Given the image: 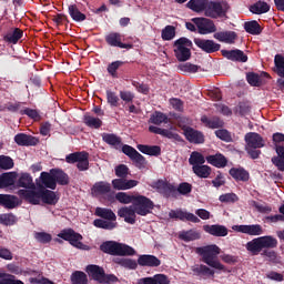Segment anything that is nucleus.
Returning a JSON list of instances; mask_svg holds the SVG:
<instances>
[{
  "label": "nucleus",
  "instance_id": "obj_1",
  "mask_svg": "<svg viewBox=\"0 0 284 284\" xmlns=\"http://www.w3.org/2000/svg\"><path fill=\"white\" fill-rule=\"evenodd\" d=\"M196 254L201 255L202 262L205 263V265H209L211 268L226 272V267L216 260V256L221 254V248L216 245H207V246H201L196 247Z\"/></svg>",
  "mask_w": 284,
  "mask_h": 284
},
{
  "label": "nucleus",
  "instance_id": "obj_2",
  "mask_svg": "<svg viewBox=\"0 0 284 284\" xmlns=\"http://www.w3.org/2000/svg\"><path fill=\"white\" fill-rule=\"evenodd\" d=\"M278 246V241L272 235L255 237L246 242L245 248L251 255H258L263 250H272Z\"/></svg>",
  "mask_w": 284,
  "mask_h": 284
},
{
  "label": "nucleus",
  "instance_id": "obj_3",
  "mask_svg": "<svg viewBox=\"0 0 284 284\" xmlns=\"http://www.w3.org/2000/svg\"><path fill=\"white\" fill-rule=\"evenodd\" d=\"M101 252L112 256H133L136 255L135 248L114 241H106L100 246Z\"/></svg>",
  "mask_w": 284,
  "mask_h": 284
},
{
  "label": "nucleus",
  "instance_id": "obj_4",
  "mask_svg": "<svg viewBox=\"0 0 284 284\" xmlns=\"http://www.w3.org/2000/svg\"><path fill=\"white\" fill-rule=\"evenodd\" d=\"M273 149H275L276 155L271 159V162L277 171L284 172V134L273 133L272 135Z\"/></svg>",
  "mask_w": 284,
  "mask_h": 284
},
{
  "label": "nucleus",
  "instance_id": "obj_5",
  "mask_svg": "<svg viewBox=\"0 0 284 284\" xmlns=\"http://www.w3.org/2000/svg\"><path fill=\"white\" fill-rule=\"evenodd\" d=\"M174 54L178 61H190L192 57V40L180 38L173 43Z\"/></svg>",
  "mask_w": 284,
  "mask_h": 284
},
{
  "label": "nucleus",
  "instance_id": "obj_6",
  "mask_svg": "<svg viewBox=\"0 0 284 284\" xmlns=\"http://www.w3.org/2000/svg\"><path fill=\"white\" fill-rule=\"evenodd\" d=\"M230 10V4L225 1H209L205 17L210 19H223Z\"/></svg>",
  "mask_w": 284,
  "mask_h": 284
},
{
  "label": "nucleus",
  "instance_id": "obj_7",
  "mask_svg": "<svg viewBox=\"0 0 284 284\" xmlns=\"http://www.w3.org/2000/svg\"><path fill=\"white\" fill-rule=\"evenodd\" d=\"M132 205V209H135L136 214L141 216H148L154 209V202L145 195H138Z\"/></svg>",
  "mask_w": 284,
  "mask_h": 284
},
{
  "label": "nucleus",
  "instance_id": "obj_8",
  "mask_svg": "<svg viewBox=\"0 0 284 284\" xmlns=\"http://www.w3.org/2000/svg\"><path fill=\"white\" fill-rule=\"evenodd\" d=\"M65 162L68 164L77 163V169H79L80 172H87L89 170V153L84 151L70 153L65 156Z\"/></svg>",
  "mask_w": 284,
  "mask_h": 284
},
{
  "label": "nucleus",
  "instance_id": "obj_9",
  "mask_svg": "<svg viewBox=\"0 0 284 284\" xmlns=\"http://www.w3.org/2000/svg\"><path fill=\"white\" fill-rule=\"evenodd\" d=\"M59 239L65 242H70L75 248H83L84 244L81 242L83 240L82 234L75 233L73 229H63L61 233L58 234Z\"/></svg>",
  "mask_w": 284,
  "mask_h": 284
},
{
  "label": "nucleus",
  "instance_id": "obj_10",
  "mask_svg": "<svg viewBox=\"0 0 284 284\" xmlns=\"http://www.w3.org/2000/svg\"><path fill=\"white\" fill-rule=\"evenodd\" d=\"M124 155H128L130 160L134 162L136 168L144 169L146 165L145 156L142 155L135 148L124 144L121 149Z\"/></svg>",
  "mask_w": 284,
  "mask_h": 284
},
{
  "label": "nucleus",
  "instance_id": "obj_11",
  "mask_svg": "<svg viewBox=\"0 0 284 284\" xmlns=\"http://www.w3.org/2000/svg\"><path fill=\"white\" fill-rule=\"evenodd\" d=\"M191 21L196 26L199 34H212L216 32V24L207 18H192Z\"/></svg>",
  "mask_w": 284,
  "mask_h": 284
},
{
  "label": "nucleus",
  "instance_id": "obj_12",
  "mask_svg": "<svg viewBox=\"0 0 284 284\" xmlns=\"http://www.w3.org/2000/svg\"><path fill=\"white\" fill-rule=\"evenodd\" d=\"M169 217L180 222H192V223L201 222L199 216L194 215L193 213L186 212L182 209L170 210Z\"/></svg>",
  "mask_w": 284,
  "mask_h": 284
},
{
  "label": "nucleus",
  "instance_id": "obj_13",
  "mask_svg": "<svg viewBox=\"0 0 284 284\" xmlns=\"http://www.w3.org/2000/svg\"><path fill=\"white\" fill-rule=\"evenodd\" d=\"M19 197H21L23 201L30 203L31 205H40L41 202V187L39 190H26L20 189L18 191Z\"/></svg>",
  "mask_w": 284,
  "mask_h": 284
},
{
  "label": "nucleus",
  "instance_id": "obj_14",
  "mask_svg": "<svg viewBox=\"0 0 284 284\" xmlns=\"http://www.w3.org/2000/svg\"><path fill=\"white\" fill-rule=\"evenodd\" d=\"M184 138L189 143L195 145L204 144L205 142L204 133L190 126L184 129Z\"/></svg>",
  "mask_w": 284,
  "mask_h": 284
},
{
  "label": "nucleus",
  "instance_id": "obj_15",
  "mask_svg": "<svg viewBox=\"0 0 284 284\" xmlns=\"http://www.w3.org/2000/svg\"><path fill=\"white\" fill-rule=\"evenodd\" d=\"M200 122L204 128L206 129H223L225 126V122L221 120L217 115L207 116V115H201Z\"/></svg>",
  "mask_w": 284,
  "mask_h": 284
},
{
  "label": "nucleus",
  "instance_id": "obj_16",
  "mask_svg": "<svg viewBox=\"0 0 284 284\" xmlns=\"http://www.w3.org/2000/svg\"><path fill=\"white\" fill-rule=\"evenodd\" d=\"M245 143V149H262L265 146V141L258 133H246Z\"/></svg>",
  "mask_w": 284,
  "mask_h": 284
},
{
  "label": "nucleus",
  "instance_id": "obj_17",
  "mask_svg": "<svg viewBox=\"0 0 284 284\" xmlns=\"http://www.w3.org/2000/svg\"><path fill=\"white\" fill-rule=\"evenodd\" d=\"M232 230L235 232H240L242 234L246 235H262L263 234V229L258 224H253V225H235L232 226Z\"/></svg>",
  "mask_w": 284,
  "mask_h": 284
},
{
  "label": "nucleus",
  "instance_id": "obj_18",
  "mask_svg": "<svg viewBox=\"0 0 284 284\" xmlns=\"http://www.w3.org/2000/svg\"><path fill=\"white\" fill-rule=\"evenodd\" d=\"M14 143L20 146H37L39 144V139L26 133H18L14 135Z\"/></svg>",
  "mask_w": 284,
  "mask_h": 284
},
{
  "label": "nucleus",
  "instance_id": "obj_19",
  "mask_svg": "<svg viewBox=\"0 0 284 284\" xmlns=\"http://www.w3.org/2000/svg\"><path fill=\"white\" fill-rule=\"evenodd\" d=\"M14 187L34 190L36 184L33 182V178L29 173H21L19 178L17 176V181L14 182Z\"/></svg>",
  "mask_w": 284,
  "mask_h": 284
},
{
  "label": "nucleus",
  "instance_id": "obj_20",
  "mask_svg": "<svg viewBox=\"0 0 284 284\" xmlns=\"http://www.w3.org/2000/svg\"><path fill=\"white\" fill-rule=\"evenodd\" d=\"M136 263L143 267H159L162 265V261L158 256L149 254L139 255Z\"/></svg>",
  "mask_w": 284,
  "mask_h": 284
},
{
  "label": "nucleus",
  "instance_id": "obj_21",
  "mask_svg": "<svg viewBox=\"0 0 284 284\" xmlns=\"http://www.w3.org/2000/svg\"><path fill=\"white\" fill-rule=\"evenodd\" d=\"M209 6L210 0H190L186 3V8H189V10H192L193 12H196L197 14H201L202 12L206 14Z\"/></svg>",
  "mask_w": 284,
  "mask_h": 284
},
{
  "label": "nucleus",
  "instance_id": "obj_22",
  "mask_svg": "<svg viewBox=\"0 0 284 284\" xmlns=\"http://www.w3.org/2000/svg\"><path fill=\"white\" fill-rule=\"evenodd\" d=\"M194 43L197 45V48H201V50L207 52L209 54L212 52H219V50H221V44L215 43L212 40L195 39Z\"/></svg>",
  "mask_w": 284,
  "mask_h": 284
},
{
  "label": "nucleus",
  "instance_id": "obj_23",
  "mask_svg": "<svg viewBox=\"0 0 284 284\" xmlns=\"http://www.w3.org/2000/svg\"><path fill=\"white\" fill-rule=\"evenodd\" d=\"M154 189H156V192L164 195L165 197H169L170 194L176 192V186L163 180L154 182Z\"/></svg>",
  "mask_w": 284,
  "mask_h": 284
},
{
  "label": "nucleus",
  "instance_id": "obj_24",
  "mask_svg": "<svg viewBox=\"0 0 284 284\" xmlns=\"http://www.w3.org/2000/svg\"><path fill=\"white\" fill-rule=\"evenodd\" d=\"M202 230H204L205 233L215 237H225L227 235L226 226L220 224L204 225L202 226Z\"/></svg>",
  "mask_w": 284,
  "mask_h": 284
},
{
  "label": "nucleus",
  "instance_id": "obj_25",
  "mask_svg": "<svg viewBox=\"0 0 284 284\" xmlns=\"http://www.w3.org/2000/svg\"><path fill=\"white\" fill-rule=\"evenodd\" d=\"M229 175H231L235 182H248L250 180V173L244 168L229 169Z\"/></svg>",
  "mask_w": 284,
  "mask_h": 284
},
{
  "label": "nucleus",
  "instance_id": "obj_26",
  "mask_svg": "<svg viewBox=\"0 0 284 284\" xmlns=\"http://www.w3.org/2000/svg\"><path fill=\"white\" fill-rule=\"evenodd\" d=\"M206 163L213 165L215 169H224L227 160L222 153H215L214 155H206Z\"/></svg>",
  "mask_w": 284,
  "mask_h": 284
},
{
  "label": "nucleus",
  "instance_id": "obj_27",
  "mask_svg": "<svg viewBox=\"0 0 284 284\" xmlns=\"http://www.w3.org/2000/svg\"><path fill=\"white\" fill-rule=\"evenodd\" d=\"M222 55L230 61H240L241 63H245L247 61L245 53L239 49L231 51L222 50Z\"/></svg>",
  "mask_w": 284,
  "mask_h": 284
},
{
  "label": "nucleus",
  "instance_id": "obj_28",
  "mask_svg": "<svg viewBox=\"0 0 284 284\" xmlns=\"http://www.w3.org/2000/svg\"><path fill=\"white\" fill-rule=\"evenodd\" d=\"M50 174L54 178L58 185H69L70 176L62 169H50Z\"/></svg>",
  "mask_w": 284,
  "mask_h": 284
},
{
  "label": "nucleus",
  "instance_id": "obj_29",
  "mask_svg": "<svg viewBox=\"0 0 284 284\" xmlns=\"http://www.w3.org/2000/svg\"><path fill=\"white\" fill-rule=\"evenodd\" d=\"M59 200L60 199L58 197L55 192L45 187H41V202L47 205H57Z\"/></svg>",
  "mask_w": 284,
  "mask_h": 284
},
{
  "label": "nucleus",
  "instance_id": "obj_30",
  "mask_svg": "<svg viewBox=\"0 0 284 284\" xmlns=\"http://www.w3.org/2000/svg\"><path fill=\"white\" fill-rule=\"evenodd\" d=\"M105 41L106 43H109V45H112L113 48H122L125 50H131L132 48V44H125L121 42V36L119 33H110L109 36H106Z\"/></svg>",
  "mask_w": 284,
  "mask_h": 284
},
{
  "label": "nucleus",
  "instance_id": "obj_31",
  "mask_svg": "<svg viewBox=\"0 0 284 284\" xmlns=\"http://www.w3.org/2000/svg\"><path fill=\"white\" fill-rule=\"evenodd\" d=\"M264 79H270V74L263 72L261 73V75L258 73H248L246 75L247 83H250V85H253L254 88L263 85V83H265Z\"/></svg>",
  "mask_w": 284,
  "mask_h": 284
},
{
  "label": "nucleus",
  "instance_id": "obj_32",
  "mask_svg": "<svg viewBox=\"0 0 284 284\" xmlns=\"http://www.w3.org/2000/svg\"><path fill=\"white\" fill-rule=\"evenodd\" d=\"M178 239L183 242H194L201 239V234L194 229H189L187 231H181L178 234Z\"/></svg>",
  "mask_w": 284,
  "mask_h": 284
},
{
  "label": "nucleus",
  "instance_id": "obj_33",
  "mask_svg": "<svg viewBox=\"0 0 284 284\" xmlns=\"http://www.w3.org/2000/svg\"><path fill=\"white\" fill-rule=\"evenodd\" d=\"M0 205L4 209H16L19 205L17 195L0 194Z\"/></svg>",
  "mask_w": 284,
  "mask_h": 284
},
{
  "label": "nucleus",
  "instance_id": "obj_34",
  "mask_svg": "<svg viewBox=\"0 0 284 284\" xmlns=\"http://www.w3.org/2000/svg\"><path fill=\"white\" fill-rule=\"evenodd\" d=\"M192 272H193V275L202 277V278H206L209 276H211V277L214 276V271L203 264L193 265Z\"/></svg>",
  "mask_w": 284,
  "mask_h": 284
},
{
  "label": "nucleus",
  "instance_id": "obj_35",
  "mask_svg": "<svg viewBox=\"0 0 284 284\" xmlns=\"http://www.w3.org/2000/svg\"><path fill=\"white\" fill-rule=\"evenodd\" d=\"M94 215L110 222L118 221V216L111 209L97 207V210L94 211Z\"/></svg>",
  "mask_w": 284,
  "mask_h": 284
},
{
  "label": "nucleus",
  "instance_id": "obj_36",
  "mask_svg": "<svg viewBox=\"0 0 284 284\" xmlns=\"http://www.w3.org/2000/svg\"><path fill=\"white\" fill-rule=\"evenodd\" d=\"M136 149L145 155L159 156L162 154V148L158 145L150 146L145 144H138Z\"/></svg>",
  "mask_w": 284,
  "mask_h": 284
},
{
  "label": "nucleus",
  "instance_id": "obj_37",
  "mask_svg": "<svg viewBox=\"0 0 284 284\" xmlns=\"http://www.w3.org/2000/svg\"><path fill=\"white\" fill-rule=\"evenodd\" d=\"M214 39L222 43H234L236 40V33L234 31H221L214 33Z\"/></svg>",
  "mask_w": 284,
  "mask_h": 284
},
{
  "label": "nucleus",
  "instance_id": "obj_38",
  "mask_svg": "<svg viewBox=\"0 0 284 284\" xmlns=\"http://www.w3.org/2000/svg\"><path fill=\"white\" fill-rule=\"evenodd\" d=\"M92 192L95 195H106L111 192V184L109 182H97L92 186Z\"/></svg>",
  "mask_w": 284,
  "mask_h": 284
},
{
  "label": "nucleus",
  "instance_id": "obj_39",
  "mask_svg": "<svg viewBox=\"0 0 284 284\" xmlns=\"http://www.w3.org/2000/svg\"><path fill=\"white\" fill-rule=\"evenodd\" d=\"M23 38V30L16 28L11 29L6 36H4V41L7 43H19V40Z\"/></svg>",
  "mask_w": 284,
  "mask_h": 284
},
{
  "label": "nucleus",
  "instance_id": "obj_40",
  "mask_svg": "<svg viewBox=\"0 0 284 284\" xmlns=\"http://www.w3.org/2000/svg\"><path fill=\"white\" fill-rule=\"evenodd\" d=\"M85 272L97 282L106 275L104 268L98 265H89L85 267Z\"/></svg>",
  "mask_w": 284,
  "mask_h": 284
},
{
  "label": "nucleus",
  "instance_id": "obj_41",
  "mask_svg": "<svg viewBox=\"0 0 284 284\" xmlns=\"http://www.w3.org/2000/svg\"><path fill=\"white\" fill-rule=\"evenodd\" d=\"M17 178H18V173L16 172L2 173L0 175V183L3 186H6V189H8L16 185Z\"/></svg>",
  "mask_w": 284,
  "mask_h": 284
},
{
  "label": "nucleus",
  "instance_id": "obj_42",
  "mask_svg": "<svg viewBox=\"0 0 284 284\" xmlns=\"http://www.w3.org/2000/svg\"><path fill=\"white\" fill-rule=\"evenodd\" d=\"M112 262H114V264L120 265L123 268H128V270L138 268V262L135 260L124 258V257H114L112 258Z\"/></svg>",
  "mask_w": 284,
  "mask_h": 284
},
{
  "label": "nucleus",
  "instance_id": "obj_43",
  "mask_svg": "<svg viewBox=\"0 0 284 284\" xmlns=\"http://www.w3.org/2000/svg\"><path fill=\"white\" fill-rule=\"evenodd\" d=\"M102 141L105 142L108 145H112L115 149L122 145V138L115 135L114 133H103Z\"/></svg>",
  "mask_w": 284,
  "mask_h": 284
},
{
  "label": "nucleus",
  "instance_id": "obj_44",
  "mask_svg": "<svg viewBox=\"0 0 284 284\" xmlns=\"http://www.w3.org/2000/svg\"><path fill=\"white\" fill-rule=\"evenodd\" d=\"M41 183L45 186V189L55 190L58 182L53 178V175L48 172H43L40 174Z\"/></svg>",
  "mask_w": 284,
  "mask_h": 284
},
{
  "label": "nucleus",
  "instance_id": "obj_45",
  "mask_svg": "<svg viewBox=\"0 0 284 284\" xmlns=\"http://www.w3.org/2000/svg\"><path fill=\"white\" fill-rule=\"evenodd\" d=\"M93 225L97 229H102L106 231H113L114 229H118V222L115 221H106V220H94Z\"/></svg>",
  "mask_w": 284,
  "mask_h": 284
},
{
  "label": "nucleus",
  "instance_id": "obj_46",
  "mask_svg": "<svg viewBox=\"0 0 284 284\" xmlns=\"http://www.w3.org/2000/svg\"><path fill=\"white\" fill-rule=\"evenodd\" d=\"M192 172L200 179H209L212 174V169L207 165H195L192 166Z\"/></svg>",
  "mask_w": 284,
  "mask_h": 284
},
{
  "label": "nucleus",
  "instance_id": "obj_47",
  "mask_svg": "<svg viewBox=\"0 0 284 284\" xmlns=\"http://www.w3.org/2000/svg\"><path fill=\"white\" fill-rule=\"evenodd\" d=\"M206 161V158L200 152L193 151L191 155L189 156V165L199 166L203 165Z\"/></svg>",
  "mask_w": 284,
  "mask_h": 284
},
{
  "label": "nucleus",
  "instance_id": "obj_48",
  "mask_svg": "<svg viewBox=\"0 0 284 284\" xmlns=\"http://www.w3.org/2000/svg\"><path fill=\"white\" fill-rule=\"evenodd\" d=\"M250 11L253 12V14H265V12H270V4L265 1H258L251 6Z\"/></svg>",
  "mask_w": 284,
  "mask_h": 284
},
{
  "label": "nucleus",
  "instance_id": "obj_49",
  "mask_svg": "<svg viewBox=\"0 0 284 284\" xmlns=\"http://www.w3.org/2000/svg\"><path fill=\"white\" fill-rule=\"evenodd\" d=\"M17 222H18V217L13 213L0 214V224L1 225L12 226V225H16Z\"/></svg>",
  "mask_w": 284,
  "mask_h": 284
},
{
  "label": "nucleus",
  "instance_id": "obj_50",
  "mask_svg": "<svg viewBox=\"0 0 284 284\" xmlns=\"http://www.w3.org/2000/svg\"><path fill=\"white\" fill-rule=\"evenodd\" d=\"M69 14L71 19H73V21H78V22L85 21V14L79 11V8L77 7V4L69 6Z\"/></svg>",
  "mask_w": 284,
  "mask_h": 284
},
{
  "label": "nucleus",
  "instance_id": "obj_51",
  "mask_svg": "<svg viewBox=\"0 0 284 284\" xmlns=\"http://www.w3.org/2000/svg\"><path fill=\"white\" fill-rule=\"evenodd\" d=\"M161 37L163 41H172L176 37V28L174 26H166L162 29Z\"/></svg>",
  "mask_w": 284,
  "mask_h": 284
},
{
  "label": "nucleus",
  "instance_id": "obj_52",
  "mask_svg": "<svg viewBox=\"0 0 284 284\" xmlns=\"http://www.w3.org/2000/svg\"><path fill=\"white\" fill-rule=\"evenodd\" d=\"M135 199H138V195H131V194L123 193V192L115 194V200L124 205L133 203L135 201Z\"/></svg>",
  "mask_w": 284,
  "mask_h": 284
},
{
  "label": "nucleus",
  "instance_id": "obj_53",
  "mask_svg": "<svg viewBox=\"0 0 284 284\" xmlns=\"http://www.w3.org/2000/svg\"><path fill=\"white\" fill-rule=\"evenodd\" d=\"M72 284H88V276L82 271H75L71 275Z\"/></svg>",
  "mask_w": 284,
  "mask_h": 284
},
{
  "label": "nucleus",
  "instance_id": "obj_54",
  "mask_svg": "<svg viewBox=\"0 0 284 284\" xmlns=\"http://www.w3.org/2000/svg\"><path fill=\"white\" fill-rule=\"evenodd\" d=\"M84 124L88 125V128L90 129H101L102 121L92 115H84Z\"/></svg>",
  "mask_w": 284,
  "mask_h": 284
},
{
  "label": "nucleus",
  "instance_id": "obj_55",
  "mask_svg": "<svg viewBox=\"0 0 284 284\" xmlns=\"http://www.w3.org/2000/svg\"><path fill=\"white\" fill-rule=\"evenodd\" d=\"M244 29L248 34H261V24L256 20L245 22Z\"/></svg>",
  "mask_w": 284,
  "mask_h": 284
},
{
  "label": "nucleus",
  "instance_id": "obj_56",
  "mask_svg": "<svg viewBox=\"0 0 284 284\" xmlns=\"http://www.w3.org/2000/svg\"><path fill=\"white\" fill-rule=\"evenodd\" d=\"M215 138L220 139L222 142L231 143L232 142V135L230 131L226 129H217L214 131Z\"/></svg>",
  "mask_w": 284,
  "mask_h": 284
},
{
  "label": "nucleus",
  "instance_id": "obj_57",
  "mask_svg": "<svg viewBox=\"0 0 284 284\" xmlns=\"http://www.w3.org/2000/svg\"><path fill=\"white\" fill-rule=\"evenodd\" d=\"M200 69L201 67L190 62H185L179 65V70H181V72H186L187 74H195V72H199Z\"/></svg>",
  "mask_w": 284,
  "mask_h": 284
},
{
  "label": "nucleus",
  "instance_id": "obj_58",
  "mask_svg": "<svg viewBox=\"0 0 284 284\" xmlns=\"http://www.w3.org/2000/svg\"><path fill=\"white\" fill-rule=\"evenodd\" d=\"M19 114L21 115H28V118L34 120V121H40L42 116L40 115V112L37 109H23L19 111Z\"/></svg>",
  "mask_w": 284,
  "mask_h": 284
},
{
  "label": "nucleus",
  "instance_id": "obj_59",
  "mask_svg": "<svg viewBox=\"0 0 284 284\" xmlns=\"http://www.w3.org/2000/svg\"><path fill=\"white\" fill-rule=\"evenodd\" d=\"M150 121L154 125H160L162 123H168L169 118L166 114H163L161 112H155L154 114H152Z\"/></svg>",
  "mask_w": 284,
  "mask_h": 284
},
{
  "label": "nucleus",
  "instance_id": "obj_60",
  "mask_svg": "<svg viewBox=\"0 0 284 284\" xmlns=\"http://www.w3.org/2000/svg\"><path fill=\"white\" fill-rule=\"evenodd\" d=\"M0 169L11 170L13 169V160L8 155H0Z\"/></svg>",
  "mask_w": 284,
  "mask_h": 284
},
{
  "label": "nucleus",
  "instance_id": "obj_61",
  "mask_svg": "<svg viewBox=\"0 0 284 284\" xmlns=\"http://www.w3.org/2000/svg\"><path fill=\"white\" fill-rule=\"evenodd\" d=\"M219 201L222 203H235L239 202V195L235 193H224L219 196Z\"/></svg>",
  "mask_w": 284,
  "mask_h": 284
},
{
  "label": "nucleus",
  "instance_id": "obj_62",
  "mask_svg": "<svg viewBox=\"0 0 284 284\" xmlns=\"http://www.w3.org/2000/svg\"><path fill=\"white\" fill-rule=\"evenodd\" d=\"M34 239L37 242H40L41 244H48L52 241V235L44 232H39L34 234Z\"/></svg>",
  "mask_w": 284,
  "mask_h": 284
},
{
  "label": "nucleus",
  "instance_id": "obj_63",
  "mask_svg": "<svg viewBox=\"0 0 284 284\" xmlns=\"http://www.w3.org/2000/svg\"><path fill=\"white\" fill-rule=\"evenodd\" d=\"M274 61H275V67H276L278 77L284 78V58L277 54L275 55Z\"/></svg>",
  "mask_w": 284,
  "mask_h": 284
},
{
  "label": "nucleus",
  "instance_id": "obj_64",
  "mask_svg": "<svg viewBox=\"0 0 284 284\" xmlns=\"http://www.w3.org/2000/svg\"><path fill=\"white\" fill-rule=\"evenodd\" d=\"M278 211L281 214L268 215V216H266V220L271 221L272 223L284 222V204H282L280 206Z\"/></svg>",
  "mask_w": 284,
  "mask_h": 284
}]
</instances>
